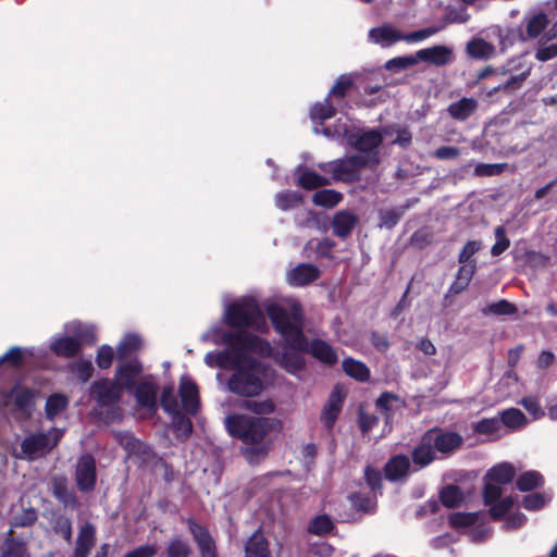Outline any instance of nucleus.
Here are the masks:
<instances>
[{"instance_id":"obj_13","label":"nucleus","mask_w":557,"mask_h":557,"mask_svg":"<svg viewBox=\"0 0 557 557\" xmlns=\"http://www.w3.org/2000/svg\"><path fill=\"white\" fill-rule=\"evenodd\" d=\"M428 443H433L436 451L448 454L458 448L462 443V437L454 432H443L441 430H430L426 432Z\"/></svg>"},{"instance_id":"obj_56","label":"nucleus","mask_w":557,"mask_h":557,"mask_svg":"<svg viewBox=\"0 0 557 557\" xmlns=\"http://www.w3.org/2000/svg\"><path fill=\"white\" fill-rule=\"evenodd\" d=\"M335 246L336 243L333 239L325 237L318 243L315 252L320 258L332 260L334 258L333 250Z\"/></svg>"},{"instance_id":"obj_25","label":"nucleus","mask_w":557,"mask_h":557,"mask_svg":"<svg viewBox=\"0 0 557 557\" xmlns=\"http://www.w3.org/2000/svg\"><path fill=\"white\" fill-rule=\"evenodd\" d=\"M190 531L198 545L201 557H216L215 544L208 531L203 527L195 523L190 525Z\"/></svg>"},{"instance_id":"obj_57","label":"nucleus","mask_w":557,"mask_h":557,"mask_svg":"<svg viewBox=\"0 0 557 557\" xmlns=\"http://www.w3.org/2000/svg\"><path fill=\"white\" fill-rule=\"evenodd\" d=\"M345 397H346L345 388L341 385H336L332 389L326 405L331 408H335L338 411H341Z\"/></svg>"},{"instance_id":"obj_27","label":"nucleus","mask_w":557,"mask_h":557,"mask_svg":"<svg viewBox=\"0 0 557 557\" xmlns=\"http://www.w3.org/2000/svg\"><path fill=\"white\" fill-rule=\"evenodd\" d=\"M499 421L502 423L503 431L505 429L516 431L528 424L525 416L517 408H510L502 411L499 413Z\"/></svg>"},{"instance_id":"obj_15","label":"nucleus","mask_w":557,"mask_h":557,"mask_svg":"<svg viewBox=\"0 0 557 557\" xmlns=\"http://www.w3.org/2000/svg\"><path fill=\"white\" fill-rule=\"evenodd\" d=\"M180 395L183 409L190 414H195L200 405L199 393L195 382L190 377H181Z\"/></svg>"},{"instance_id":"obj_41","label":"nucleus","mask_w":557,"mask_h":557,"mask_svg":"<svg viewBox=\"0 0 557 557\" xmlns=\"http://www.w3.org/2000/svg\"><path fill=\"white\" fill-rule=\"evenodd\" d=\"M302 201V196L293 190L281 191L275 197V205L281 210H289L298 207Z\"/></svg>"},{"instance_id":"obj_30","label":"nucleus","mask_w":557,"mask_h":557,"mask_svg":"<svg viewBox=\"0 0 557 557\" xmlns=\"http://www.w3.org/2000/svg\"><path fill=\"white\" fill-rule=\"evenodd\" d=\"M330 184L331 181L327 177L309 169L304 170L297 180V185L305 190H313Z\"/></svg>"},{"instance_id":"obj_59","label":"nucleus","mask_w":557,"mask_h":557,"mask_svg":"<svg viewBox=\"0 0 557 557\" xmlns=\"http://www.w3.org/2000/svg\"><path fill=\"white\" fill-rule=\"evenodd\" d=\"M520 405L532 416L533 419H540L544 416V411L537 401L533 397H527L521 399Z\"/></svg>"},{"instance_id":"obj_46","label":"nucleus","mask_w":557,"mask_h":557,"mask_svg":"<svg viewBox=\"0 0 557 557\" xmlns=\"http://www.w3.org/2000/svg\"><path fill=\"white\" fill-rule=\"evenodd\" d=\"M417 62H418V57L417 58L411 57V55L396 57V58L388 60L385 63L384 67H385V70H387L389 72L397 73V72H400L403 70H406V69L414 65Z\"/></svg>"},{"instance_id":"obj_62","label":"nucleus","mask_w":557,"mask_h":557,"mask_svg":"<svg viewBox=\"0 0 557 557\" xmlns=\"http://www.w3.org/2000/svg\"><path fill=\"white\" fill-rule=\"evenodd\" d=\"M393 144L398 145L401 148H408L412 144V134L408 127L398 126L396 129V138Z\"/></svg>"},{"instance_id":"obj_51","label":"nucleus","mask_w":557,"mask_h":557,"mask_svg":"<svg viewBox=\"0 0 557 557\" xmlns=\"http://www.w3.org/2000/svg\"><path fill=\"white\" fill-rule=\"evenodd\" d=\"M490 505H491V508H490L491 516L494 519H499L510 510V508L513 505V502L510 497H506L504 499L498 498L497 500L491 503Z\"/></svg>"},{"instance_id":"obj_14","label":"nucleus","mask_w":557,"mask_h":557,"mask_svg":"<svg viewBox=\"0 0 557 557\" xmlns=\"http://www.w3.org/2000/svg\"><path fill=\"white\" fill-rule=\"evenodd\" d=\"M34 396L33 391L22 386H15L8 395L5 406L9 407L12 403L15 411L21 417H28L34 407Z\"/></svg>"},{"instance_id":"obj_11","label":"nucleus","mask_w":557,"mask_h":557,"mask_svg":"<svg viewBox=\"0 0 557 557\" xmlns=\"http://www.w3.org/2000/svg\"><path fill=\"white\" fill-rule=\"evenodd\" d=\"M161 405L166 412L173 416V424L180 435L187 437L191 433L193 424L188 418L181 414L180 406L172 388L163 391Z\"/></svg>"},{"instance_id":"obj_45","label":"nucleus","mask_w":557,"mask_h":557,"mask_svg":"<svg viewBox=\"0 0 557 557\" xmlns=\"http://www.w3.org/2000/svg\"><path fill=\"white\" fill-rule=\"evenodd\" d=\"M543 483L542 475L536 471H527L517 480V487L520 491H531Z\"/></svg>"},{"instance_id":"obj_60","label":"nucleus","mask_w":557,"mask_h":557,"mask_svg":"<svg viewBox=\"0 0 557 557\" xmlns=\"http://www.w3.org/2000/svg\"><path fill=\"white\" fill-rule=\"evenodd\" d=\"M528 73H521L518 75L510 76L509 79H507L503 85H499L494 88V90H505V91H512L516 89L521 88L523 82L527 78Z\"/></svg>"},{"instance_id":"obj_19","label":"nucleus","mask_w":557,"mask_h":557,"mask_svg":"<svg viewBox=\"0 0 557 557\" xmlns=\"http://www.w3.org/2000/svg\"><path fill=\"white\" fill-rule=\"evenodd\" d=\"M479 102L472 97H462L447 107L448 115L459 122L467 121L478 110Z\"/></svg>"},{"instance_id":"obj_9","label":"nucleus","mask_w":557,"mask_h":557,"mask_svg":"<svg viewBox=\"0 0 557 557\" xmlns=\"http://www.w3.org/2000/svg\"><path fill=\"white\" fill-rule=\"evenodd\" d=\"M443 28L444 25L430 26L409 34H403L392 26L384 25L381 27L372 28L369 33V36L374 42H386V45L389 46L399 40H405L408 42L421 41L441 32Z\"/></svg>"},{"instance_id":"obj_58","label":"nucleus","mask_w":557,"mask_h":557,"mask_svg":"<svg viewBox=\"0 0 557 557\" xmlns=\"http://www.w3.org/2000/svg\"><path fill=\"white\" fill-rule=\"evenodd\" d=\"M410 243L412 246H414L419 249H423L426 246L431 245L432 234L429 231L423 230V228L418 230L411 235Z\"/></svg>"},{"instance_id":"obj_44","label":"nucleus","mask_w":557,"mask_h":557,"mask_svg":"<svg viewBox=\"0 0 557 557\" xmlns=\"http://www.w3.org/2000/svg\"><path fill=\"white\" fill-rule=\"evenodd\" d=\"M518 311L515 304L502 299L499 301L490 304L486 308L482 310L483 314H493V315H512Z\"/></svg>"},{"instance_id":"obj_1","label":"nucleus","mask_w":557,"mask_h":557,"mask_svg":"<svg viewBox=\"0 0 557 557\" xmlns=\"http://www.w3.org/2000/svg\"><path fill=\"white\" fill-rule=\"evenodd\" d=\"M265 311L251 296L242 297L225 306L222 322L230 327L214 325L202 334V341L223 348H273L271 344L250 332H267Z\"/></svg>"},{"instance_id":"obj_63","label":"nucleus","mask_w":557,"mask_h":557,"mask_svg":"<svg viewBox=\"0 0 557 557\" xmlns=\"http://www.w3.org/2000/svg\"><path fill=\"white\" fill-rule=\"evenodd\" d=\"M158 553L157 546L146 544L129 550L125 557H154Z\"/></svg>"},{"instance_id":"obj_22","label":"nucleus","mask_w":557,"mask_h":557,"mask_svg":"<svg viewBox=\"0 0 557 557\" xmlns=\"http://www.w3.org/2000/svg\"><path fill=\"white\" fill-rule=\"evenodd\" d=\"M417 57L424 62L442 66L448 64L451 61L453 51L445 46H434L419 50L417 52Z\"/></svg>"},{"instance_id":"obj_54","label":"nucleus","mask_w":557,"mask_h":557,"mask_svg":"<svg viewBox=\"0 0 557 557\" xmlns=\"http://www.w3.org/2000/svg\"><path fill=\"white\" fill-rule=\"evenodd\" d=\"M399 399L393 395L384 394L376 400L377 409L388 418L389 411H393L395 407H398Z\"/></svg>"},{"instance_id":"obj_2","label":"nucleus","mask_w":557,"mask_h":557,"mask_svg":"<svg viewBox=\"0 0 557 557\" xmlns=\"http://www.w3.org/2000/svg\"><path fill=\"white\" fill-rule=\"evenodd\" d=\"M242 408L257 414L231 413L224 418L227 433L240 440L246 447L243 453L249 462H258L263 459L271 449L269 434L281 428V421L268 418L275 411V403L271 398L245 400Z\"/></svg>"},{"instance_id":"obj_31","label":"nucleus","mask_w":557,"mask_h":557,"mask_svg":"<svg viewBox=\"0 0 557 557\" xmlns=\"http://www.w3.org/2000/svg\"><path fill=\"white\" fill-rule=\"evenodd\" d=\"M246 557H270L268 542L261 532H255L247 541Z\"/></svg>"},{"instance_id":"obj_49","label":"nucleus","mask_w":557,"mask_h":557,"mask_svg":"<svg viewBox=\"0 0 557 557\" xmlns=\"http://www.w3.org/2000/svg\"><path fill=\"white\" fill-rule=\"evenodd\" d=\"M507 164L506 163H480L474 169L476 176H496L500 175Z\"/></svg>"},{"instance_id":"obj_12","label":"nucleus","mask_w":557,"mask_h":557,"mask_svg":"<svg viewBox=\"0 0 557 557\" xmlns=\"http://www.w3.org/2000/svg\"><path fill=\"white\" fill-rule=\"evenodd\" d=\"M77 487L85 492L94 488L96 483V465L90 455H84L78 459L76 466Z\"/></svg>"},{"instance_id":"obj_5","label":"nucleus","mask_w":557,"mask_h":557,"mask_svg":"<svg viewBox=\"0 0 557 557\" xmlns=\"http://www.w3.org/2000/svg\"><path fill=\"white\" fill-rule=\"evenodd\" d=\"M379 163V153L373 152L370 156L352 154L339 158L320 163L318 166L321 171L331 173L334 181L352 184L360 181L362 169L377 165Z\"/></svg>"},{"instance_id":"obj_48","label":"nucleus","mask_w":557,"mask_h":557,"mask_svg":"<svg viewBox=\"0 0 557 557\" xmlns=\"http://www.w3.org/2000/svg\"><path fill=\"white\" fill-rule=\"evenodd\" d=\"M495 238H496V242L491 248V253H492V256L497 257L509 248L510 240L506 235L505 227L502 225H499L495 228Z\"/></svg>"},{"instance_id":"obj_10","label":"nucleus","mask_w":557,"mask_h":557,"mask_svg":"<svg viewBox=\"0 0 557 557\" xmlns=\"http://www.w3.org/2000/svg\"><path fill=\"white\" fill-rule=\"evenodd\" d=\"M515 468L507 462L499 463L488 470L484 480V500L485 504H491L503 494L502 485L509 483L515 476Z\"/></svg>"},{"instance_id":"obj_40","label":"nucleus","mask_w":557,"mask_h":557,"mask_svg":"<svg viewBox=\"0 0 557 557\" xmlns=\"http://www.w3.org/2000/svg\"><path fill=\"white\" fill-rule=\"evenodd\" d=\"M334 523L327 515H319L314 517L308 524V532L323 536L333 530Z\"/></svg>"},{"instance_id":"obj_39","label":"nucleus","mask_w":557,"mask_h":557,"mask_svg":"<svg viewBox=\"0 0 557 557\" xmlns=\"http://www.w3.org/2000/svg\"><path fill=\"white\" fill-rule=\"evenodd\" d=\"M548 22L549 21L546 13L540 12L537 14H534L527 21V36L529 38L539 37L542 34V32L547 27Z\"/></svg>"},{"instance_id":"obj_20","label":"nucleus","mask_w":557,"mask_h":557,"mask_svg":"<svg viewBox=\"0 0 557 557\" xmlns=\"http://www.w3.org/2000/svg\"><path fill=\"white\" fill-rule=\"evenodd\" d=\"M96 542V528L91 523H85L81 527L73 557H87Z\"/></svg>"},{"instance_id":"obj_47","label":"nucleus","mask_w":557,"mask_h":557,"mask_svg":"<svg viewBox=\"0 0 557 557\" xmlns=\"http://www.w3.org/2000/svg\"><path fill=\"white\" fill-rule=\"evenodd\" d=\"M441 500L446 507H456L462 500V492L459 487L449 485L442 491Z\"/></svg>"},{"instance_id":"obj_3","label":"nucleus","mask_w":557,"mask_h":557,"mask_svg":"<svg viewBox=\"0 0 557 557\" xmlns=\"http://www.w3.org/2000/svg\"><path fill=\"white\" fill-rule=\"evenodd\" d=\"M249 350H216L206 356L210 367L234 369L230 377L228 391L243 397H255L264 389V367L255 360Z\"/></svg>"},{"instance_id":"obj_32","label":"nucleus","mask_w":557,"mask_h":557,"mask_svg":"<svg viewBox=\"0 0 557 557\" xmlns=\"http://www.w3.org/2000/svg\"><path fill=\"white\" fill-rule=\"evenodd\" d=\"M355 86L352 74H342L332 88L330 89L327 97L332 100L342 101L347 96L348 91Z\"/></svg>"},{"instance_id":"obj_18","label":"nucleus","mask_w":557,"mask_h":557,"mask_svg":"<svg viewBox=\"0 0 557 557\" xmlns=\"http://www.w3.org/2000/svg\"><path fill=\"white\" fill-rule=\"evenodd\" d=\"M475 271H476L475 261H472L469 264L460 265L457 271L454 282L448 287L445 298L447 299L450 296H456V295H459L462 292H465L469 287V284L473 277Z\"/></svg>"},{"instance_id":"obj_29","label":"nucleus","mask_w":557,"mask_h":557,"mask_svg":"<svg viewBox=\"0 0 557 557\" xmlns=\"http://www.w3.org/2000/svg\"><path fill=\"white\" fill-rule=\"evenodd\" d=\"M410 468V461L407 456L397 455L393 457L385 466V474L388 480L395 481L405 476Z\"/></svg>"},{"instance_id":"obj_38","label":"nucleus","mask_w":557,"mask_h":557,"mask_svg":"<svg viewBox=\"0 0 557 557\" xmlns=\"http://www.w3.org/2000/svg\"><path fill=\"white\" fill-rule=\"evenodd\" d=\"M483 516L478 512H456L450 515L449 522L454 528L460 529L472 525H481V520Z\"/></svg>"},{"instance_id":"obj_16","label":"nucleus","mask_w":557,"mask_h":557,"mask_svg":"<svg viewBox=\"0 0 557 557\" xmlns=\"http://www.w3.org/2000/svg\"><path fill=\"white\" fill-rule=\"evenodd\" d=\"M359 222L358 216L347 210L337 211L332 219L333 234L342 239L347 238Z\"/></svg>"},{"instance_id":"obj_24","label":"nucleus","mask_w":557,"mask_h":557,"mask_svg":"<svg viewBox=\"0 0 557 557\" xmlns=\"http://www.w3.org/2000/svg\"><path fill=\"white\" fill-rule=\"evenodd\" d=\"M417 202L418 199H407L406 202L398 208L381 210L379 212L380 226L392 230L398 224L406 210L411 208Z\"/></svg>"},{"instance_id":"obj_53","label":"nucleus","mask_w":557,"mask_h":557,"mask_svg":"<svg viewBox=\"0 0 557 557\" xmlns=\"http://www.w3.org/2000/svg\"><path fill=\"white\" fill-rule=\"evenodd\" d=\"M166 552L169 557H188L190 549L187 543L175 539L169 543Z\"/></svg>"},{"instance_id":"obj_61","label":"nucleus","mask_w":557,"mask_h":557,"mask_svg":"<svg viewBox=\"0 0 557 557\" xmlns=\"http://www.w3.org/2000/svg\"><path fill=\"white\" fill-rule=\"evenodd\" d=\"M547 500L548 499L545 498L543 495L534 493L527 495L523 498V506L528 510H536L542 508L547 503Z\"/></svg>"},{"instance_id":"obj_17","label":"nucleus","mask_w":557,"mask_h":557,"mask_svg":"<svg viewBox=\"0 0 557 557\" xmlns=\"http://www.w3.org/2000/svg\"><path fill=\"white\" fill-rule=\"evenodd\" d=\"M320 270L311 263H299L288 274V282L293 286H306L320 277Z\"/></svg>"},{"instance_id":"obj_7","label":"nucleus","mask_w":557,"mask_h":557,"mask_svg":"<svg viewBox=\"0 0 557 557\" xmlns=\"http://www.w3.org/2000/svg\"><path fill=\"white\" fill-rule=\"evenodd\" d=\"M65 335L58 336L49 348H82L95 346L98 342V329L95 324L73 320L63 326Z\"/></svg>"},{"instance_id":"obj_23","label":"nucleus","mask_w":557,"mask_h":557,"mask_svg":"<svg viewBox=\"0 0 557 557\" xmlns=\"http://www.w3.org/2000/svg\"><path fill=\"white\" fill-rule=\"evenodd\" d=\"M382 134L377 129H370L359 135L352 146L358 151L367 153L366 156H370L373 152L379 153L377 148L382 145Z\"/></svg>"},{"instance_id":"obj_34","label":"nucleus","mask_w":557,"mask_h":557,"mask_svg":"<svg viewBox=\"0 0 557 557\" xmlns=\"http://www.w3.org/2000/svg\"><path fill=\"white\" fill-rule=\"evenodd\" d=\"M473 430L488 436L491 440H497L505 434L498 418L483 419L473 425Z\"/></svg>"},{"instance_id":"obj_26","label":"nucleus","mask_w":557,"mask_h":557,"mask_svg":"<svg viewBox=\"0 0 557 557\" xmlns=\"http://www.w3.org/2000/svg\"><path fill=\"white\" fill-rule=\"evenodd\" d=\"M436 449L433 443H428V434L425 433L420 444L412 451L413 463L419 467H425L435 459Z\"/></svg>"},{"instance_id":"obj_64","label":"nucleus","mask_w":557,"mask_h":557,"mask_svg":"<svg viewBox=\"0 0 557 557\" xmlns=\"http://www.w3.org/2000/svg\"><path fill=\"white\" fill-rule=\"evenodd\" d=\"M555 57H557V41L539 48L535 53V58L543 62L552 60Z\"/></svg>"},{"instance_id":"obj_42","label":"nucleus","mask_w":557,"mask_h":557,"mask_svg":"<svg viewBox=\"0 0 557 557\" xmlns=\"http://www.w3.org/2000/svg\"><path fill=\"white\" fill-rule=\"evenodd\" d=\"M343 369L347 375L359 380L364 381L369 377L368 368L360 361L355 359L347 358L343 361Z\"/></svg>"},{"instance_id":"obj_21","label":"nucleus","mask_w":557,"mask_h":557,"mask_svg":"<svg viewBox=\"0 0 557 557\" xmlns=\"http://www.w3.org/2000/svg\"><path fill=\"white\" fill-rule=\"evenodd\" d=\"M137 404L147 411L157 409V387L151 381H143L137 384L135 389Z\"/></svg>"},{"instance_id":"obj_35","label":"nucleus","mask_w":557,"mask_h":557,"mask_svg":"<svg viewBox=\"0 0 557 557\" xmlns=\"http://www.w3.org/2000/svg\"><path fill=\"white\" fill-rule=\"evenodd\" d=\"M69 405V398L63 394H53L51 395L45 406V412L46 417L49 420H53L57 418L61 412L65 410V408Z\"/></svg>"},{"instance_id":"obj_8","label":"nucleus","mask_w":557,"mask_h":557,"mask_svg":"<svg viewBox=\"0 0 557 557\" xmlns=\"http://www.w3.org/2000/svg\"><path fill=\"white\" fill-rule=\"evenodd\" d=\"M63 430L53 429L48 433H37L26 436L21 443V457L35 460L49 453L63 436Z\"/></svg>"},{"instance_id":"obj_55","label":"nucleus","mask_w":557,"mask_h":557,"mask_svg":"<svg viewBox=\"0 0 557 557\" xmlns=\"http://www.w3.org/2000/svg\"><path fill=\"white\" fill-rule=\"evenodd\" d=\"M92 364L87 360H79L71 367V371L77 375L82 382H86L92 374Z\"/></svg>"},{"instance_id":"obj_43","label":"nucleus","mask_w":557,"mask_h":557,"mask_svg":"<svg viewBox=\"0 0 557 557\" xmlns=\"http://www.w3.org/2000/svg\"><path fill=\"white\" fill-rule=\"evenodd\" d=\"M52 492L53 495L65 506L76 504V497L74 493L66 487L64 480L54 479L52 483Z\"/></svg>"},{"instance_id":"obj_28","label":"nucleus","mask_w":557,"mask_h":557,"mask_svg":"<svg viewBox=\"0 0 557 557\" xmlns=\"http://www.w3.org/2000/svg\"><path fill=\"white\" fill-rule=\"evenodd\" d=\"M336 112V106L332 102V99L326 96L323 101L315 102L311 106L309 114L313 122L323 123L335 116Z\"/></svg>"},{"instance_id":"obj_50","label":"nucleus","mask_w":557,"mask_h":557,"mask_svg":"<svg viewBox=\"0 0 557 557\" xmlns=\"http://www.w3.org/2000/svg\"><path fill=\"white\" fill-rule=\"evenodd\" d=\"M482 248V244L480 240H469L462 247L458 255V262L463 264H469L470 259Z\"/></svg>"},{"instance_id":"obj_33","label":"nucleus","mask_w":557,"mask_h":557,"mask_svg":"<svg viewBox=\"0 0 557 557\" xmlns=\"http://www.w3.org/2000/svg\"><path fill=\"white\" fill-rule=\"evenodd\" d=\"M343 194L335 189H320L312 196V202L322 208L332 209L343 200Z\"/></svg>"},{"instance_id":"obj_52","label":"nucleus","mask_w":557,"mask_h":557,"mask_svg":"<svg viewBox=\"0 0 557 557\" xmlns=\"http://www.w3.org/2000/svg\"><path fill=\"white\" fill-rule=\"evenodd\" d=\"M145 345L143 336L137 332H127L115 348H141Z\"/></svg>"},{"instance_id":"obj_36","label":"nucleus","mask_w":557,"mask_h":557,"mask_svg":"<svg viewBox=\"0 0 557 557\" xmlns=\"http://www.w3.org/2000/svg\"><path fill=\"white\" fill-rule=\"evenodd\" d=\"M277 357L282 366L290 373H296L302 368L304 360L299 354L300 350H278Z\"/></svg>"},{"instance_id":"obj_6","label":"nucleus","mask_w":557,"mask_h":557,"mask_svg":"<svg viewBox=\"0 0 557 557\" xmlns=\"http://www.w3.org/2000/svg\"><path fill=\"white\" fill-rule=\"evenodd\" d=\"M139 372L140 368L137 363L124 364L117 371L116 384L108 380L98 382L92 387V394L102 405H111L120 398L122 387L128 388L135 384Z\"/></svg>"},{"instance_id":"obj_37","label":"nucleus","mask_w":557,"mask_h":557,"mask_svg":"<svg viewBox=\"0 0 557 557\" xmlns=\"http://www.w3.org/2000/svg\"><path fill=\"white\" fill-rule=\"evenodd\" d=\"M493 50V46L482 38H473L466 46L467 53L473 59H485Z\"/></svg>"},{"instance_id":"obj_4","label":"nucleus","mask_w":557,"mask_h":557,"mask_svg":"<svg viewBox=\"0 0 557 557\" xmlns=\"http://www.w3.org/2000/svg\"><path fill=\"white\" fill-rule=\"evenodd\" d=\"M265 314L283 342V348H332L322 339H313L309 345L304 332L306 318L298 301L293 302L289 309L271 302L265 306Z\"/></svg>"}]
</instances>
